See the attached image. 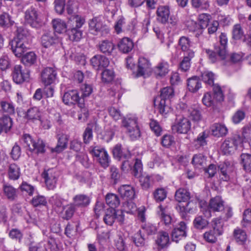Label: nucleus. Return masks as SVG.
Listing matches in <instances>:
<instances>
[{
    "instance_id": "10",
    "label": "nucleus",
    "mask_w": 251,
    "mask_h": 251,
    "mask_svg": "<svg viewBox=\"0 0 251 251\" xmlns=\"http://www.w3.org/2000/svg\"><path fill=\"white\" fill-rule=\"evenodd\" d=\"M241 143V138L239 136H235L225 140L222 144L221 150L225 154H229L233 152Z\"/></svg>"
},
{
    "instance_id": "20",
    "label": "nucleus",
    "mask_w": 251,
    "mask_h": 251,
    "mask_svg": "<svg viewBox=\"0 0 251 251\" xmlns=\"http://www.w3.org/2000/svg\"><path fill=\"white\" fill-rule=\"evenodd\" d=\"M62 100L65 104L71 105L79 102L81 100V98L76 90H72L64 94Z\"/></svg>"
},
{
    "instance_id": "39",
    "label": "nucleus",
    "mask_w": 251,
    "mask_h": 251,
    "mask_svg": "<svg viewBox=\"0 0 251 251\" xmlns=\"http://www.w3.org/2000/svg\"><path fill=\"white\" fill-rule=\"evenodd\" d=\"M12 122L11 119L7 116H4L0 121V134L2 132H7L11 128Z\"/></svg>"
},
{
    "instance_id": "55",
    "label": "nucleus",
    "mask_w": 251,
    "mask_h": 251,
    "mask_svg": "<svg viewBox=\"0 0 251 251\" xmlns=\"http://www.w3.org/2000/svg\"><path fill=\"white\" fill-rule=\"evenodd\" d=\"M139 182L143 189L147 190L151 186V176L148 175L143 174L139 176Z\"/></svg>"
},
{
    "instance_id": "57",
    "label": "nucleus",
    "mask_w": 251,
    "mask_h": 251,
    "mask_svg": "<svg viewBox=\"0 0 251 251\" xmlns=\"http://www.w3.org/2000/svg\"><path fill=\"white\" fill-rule=\"evenodd\" d=\"M168 72V64L167 62H161L155 68V72L157 75H165Z\"/></svg>"
},
{
    "instance_id": "11",
    "label": "nucleus",
    "mask_w": 251,
    "mask_h": 251,
    "mask_svg": "<svg viewBox=\"0 0 251 251\" xmlns=\"http://www.w3.org/2000/svg\"><path fill=\"white\" fill-rule=\"evenodd\" d=\"M89 30L92 34L97 35L100 33L102 35L107 33L109 29L104 24L102 19L100 17H95L89 22Z\"/></svg>"
},
{
    "instance_id": "12",
    "label": "nucleus",
    "mask_w": 251,
    "mask_h": 251,
    "mask_svg": "<svg viewBox=\"0 0 251 251\" xmlns=\"http://www.w3.org/2000/svg\"><path fill=\"white\" fill-rule=\"evenodd\" d=\"M151 72L152 68L150 61L145 57H140L138 59L136 76L146 77L149 76Z\"/></svg>"
},
{
    "instance_id": "40",
    "label": "nucleus",
    "mask_w": 251,
    "mask_h": 251,
    "mask_svg": "<svg viewBox=\"0 0 251 251\" xmlns=\"http://www.w3.org/2000/svg\"><path fill=\"white\" fill-rule=\"evenodd\" d=\"M194 56L193 51H189L187 54H184V58L180 64V68L183 71H187L190 67V60Z\"/></svg>"
},
{
    "instance_id": "35",
    "label": "nucleus",
    "mask_w": 251,
    "mask_h": 251,
    "mask_svg": "<svg viewBox=\"0 0 251 251\" xmlns=\"http://www.w3.org/2000/svg\"><path fill=\"white\" fill-rule=\"evenodd\" d=\"M99 48L101 52L104 54L109 55L114 49V46L111 41L105 40L100 43Z\"/></svg>"
},
{
    "instance_id": "29",
    "label": "nucleus",
    "mask_w": 251,
    "mask_h": 251,
    "mask_svg": "<svg viewBox=\"0 0 251 251\" xmlns=\"http://www.w3.org/2000/svg\"><path fill=\"white\" fill-rule=\"evenodd\" d=\"M187 86L190 92L196 93L201 87V83L199 77L193 76L187 79Z\"/></svg>"
},
{
    "instance_id": "51",
    "label": "nucleus",
    "mask_w": 251,
    "mask_h": 251,
    "mask_svg": "<svg viewBox=\"0 0 251 251\" xmlns=\"http://www.w3.org/2000/svg\"><path fill=\"white\" fill-rule=\"evenodd\" d=\"M78 225L75 223L68 224L65 228V233L67 237L72 238L76 235Z\"/></svg>"
},
{
    "instance_id": "25",
    "label": "nucleus",
    "mask_w": 251,
    "mask_h": 251,
    "mask_svg": "<svg viewBox=\"0 0 251 251\" xmlns=\"http://www.w3.org/2000/svg\"><path fill=\"white\" fill-rule=\"evenodd\" d=\"M157 215L161 221L163 222L166 225H168L171 223L172 218L168 212L167 206L163 207L162 205H160L158 207Z\"/></svg>"
},
{
    "instance_id": "56",
    "label": "nucleus",
    "mask_w": 251,
    "mask_h": 251,
    "mask_svg": "<svg viewBox=\"0 0 251 251\" xmlns=\"http://www.w3.org/2000/svg\"><path fill=\"white\" fill-rule=\"evenodd\" d=\"M226 56L227 57L224 60L225 65H228L230 63L238 62L242 59L241 55L236 53H232L230 55L226 53Z\"/></svg>"
},
{
    "instance_id": "43",
    "label": "nucleus",
    "mask_w": 251,
    "mask_h": 251,
    "mask_svg": "<svg viewBox=\"0 0 251 251\" xmlns=\"http://www.w3.org/2000/svg\"><path fill=\"white\" fill-rule=\"evenodd\" d=\"M3 190L5 196L10 201L14 200L17 196L16 189L11 185H4Z\"/></svg>"
},
{
    "instance_id": "30",
    "label": "nucleus",
    "mask_w": 251,
    "mask_h": 251,
    "mask_svg": "<svg viewBox=\"0 0 251 251\" xmlns=\"http://www.w3.org/2000/svg\"><path fill=\"white\" fill-rule=\"evenodd\" d=\"M118 46L120 51L126 53L130 52L133 49L134 44L130 39L125 37L120 40Z\"/></svg>"
},
{
    "instance_id": "18",
    "label": "nucleus",
    "mask_w": 251,
    "mask_h": 251,
    "mask_svg": "<svg viewBox=\"0 0 251 251\" xmlns=\"http://www.w3.org/2000/svg\"><path fill=\"white\" fill-rule=\"evenodd\" d=\"M25 19L31 26L34 27H37L40 22L37 11L32 6L25 11Z\"/></svg>"
},
{
    "instance_id": "27",
    "label": "nucleus",
    "mask_w": 251,
    "mask_h": 251,
    "mask_svg": "<svg viewBox=\"0 0 251 251\" xmlns=\"http://www.w3.org/2000/svg\"><path fill=\"white\" fill-rule=\"evenodd\" d=\"M43 115L42 112L37 107H33L28 109L26 112L25 118L31 122L38 121Z\"/></svg>"
},
{
    "instance_id": "37",
    "label": "nucleus",
    "mask_w": 251,
    "mask_h": 251,
    "mask_svg": "<svg viewBox=\"0 0 251 251\" xmlns=\"http://www.w3.org/2000/svg\"><path fill=\"white\" fill-rule=\"evenodd\" d=\"M169 234L165 231L159 232L157 236L155 242L161 248L166 247L169 244Z\"/></svg>"
},
{
    "instance_id": "54",
    "label": "nucleus",
    "mask_w": 251,
    "mask_h": 251,
    "mask_svg": "<svg viewBox=\"0 0 251 251\" xmlns=\"http://www.w3.org/2000/svg\"><path fill=\"white\" fill-rule=\"evenodd\" d=\"M202 80L206 84L210 86H214V74L212 72L209 71H205L201 74Z\"/></svg>"
},
{
    "instance_id": "5",
    "label": "nucleus",
    "mask_w": 251,
    "mask_h": 251,
    "mask_svg": "<svg viewBox=\"0 0 251 251\" xmlns=\"http://www.w3.org/2000/svg\"><path fill=\"white\" fill-rule=\"evenodd\" d=\"M22 141L25 147L33 154H43L46 151L45 144L41 139L34 140L29 134H25Z\"/></svg>"
},
{
    "instance_id": "7",
    "label": "nucleus",
    "mask_w": 251,
    "mask_h": 251,
    "mask_svg": "<svg viewBox=\"0 0 251 251\" xmlns=\"http://www.w3.org/2000/svg\"><path fill=\"white\" fill-rule=\"evenodd\" d=\"M214 95L210 93L204 94L202 98V102L207 107H211L214 105L215 101H222L224 100V95L221 88L218 85L213 86Z\"/></svg>"
},
{
    "instance_id": "61",
    "label": "nucleus",
    "mask_w": 251,
    "mask_h": 251,
    "mask_svg": "<svg viewBox=\"0 0 251 251\" xmlns=\"http://www.w3.org/2000/svg\"><path fill=\"white\" fill-rule=\"evenodd\" d=\"M114 74L112 70H105L101 73V79L103 82H110L113 80Z\"/></svg>"
},
{
    "instance_id": "42",
    "label": "nucleus",
    "mask_w": 251,
    "mask_h": 251,
    "mask_svg": "<svg viewBox=\"0 0 251 251\" xmlns=\"http://www.w3.org/2000/svg\"><path fill=\"white\" fill-rule=\"evenodd\" d=\"M192 162L196 168H204L206 166V158L201 154H196L193 156Z\"/></svg>"
},
{
    "instance_id": "19",
    "label": "nucleus",
    "mask_w": 251,
    "mask_h": 251,
    "mask_svg": "<svg viewBox=\"0 0 251 251\" xmlns=\"http://www.w3.org/2000/svg\"><path fill=\"white\" fill-rule=\"evenodd\" d=\"M220 46H217L215 49L222 59H226V47L227 43V35L225 33H221L219 36Z\"/></svg>"
},
{
    "instance_id": "64",
    "label": "nucleus",
    "mask_w": 251,
    "mask_h": 251,
    "mask_svg": "<svg viewBox=\"0 0 251 251\" xmlns=\"http://www.w3.org/2000/svg\"><path fill=\"white\" fill-rule=\"evenodd\" d=\"M114 245L119 251H124L126 245L123 238L121 235H118L114 239Z\"/></svg>"
},
{
    "instance_id": "63",
    "label": "nucleus",
    "mask_w": 251,
    "mask_h": 251,
    "mask_svg": "<svg viewBox=\"0 0 251 251\" xmlns=\"http://www.w3.org/2000/svg\"><path fill=\"white\" fill-rule=\"evenodd\" d=\"M93 89L92 86L89 84H82L80 88L81 97V99H84L85 98L90 96L92 93Z\"/></svg>"
},
{
    "instance_id": "14",
    "label": "nucleus",
    "mask_w": 251,
    "mask_h": 251,
    "mask_svg": "<svg viewBox=\"0 0 251 251\" xmlns=\"http://www.w3.org/2000/svg\"><path fill=\"white\" fill-rule=\"evenodd\" d=\"M12 76L15 83H21L29 78V72L27 70H23L20 65H16L14 67Z\"/></svg>"
},
{
    "instance_id": "4",
    "label": "nucleus",
    "mask_w": 251,
    "mask_h": 251,
    "mask_svg": "<svg viewBox=\"0 0 251 251\" xmlns=\"http://www.w3.org/2000/svg\"><path fill=\"white\" fill-rule=\"evenodd\" d=\"M201 211L207 217H211V211L219 212L224 209V201L220 196H216L210 199L208 205L205 201L200 202Z\"/></svg>"
},
{
    "instance_id": "34",
    "label": "nucleus",
    "mask_w": 251,
    "mask_h": 251,
    "mask_svg": "<svg viewBox=\"0 0 251 251\" xmlns=\"http://www.w3.org/2000/svg\"><path fill=\"white\" fill-rule=\"evenodd\" d=\"M53 29L56 32L62 33L67 31L68 24L60 19H55L52 21Z\"/></svg>"
},
{
    "instance_id": "32",
    "label": "nucleus",
    "mask_w": 251,
    "mask_h": 251,
    "mask_svg": "<svg viewBox=\"0 0 251 251\" xmlns=\"http://www.w3.org/2000/svg\"><path fill=\"white\" fill-rule=\"evenodd\" d=\"M187 116L194 122H199L201 119V115L198 106L193 105L186 109Z\"/></svg>"
},
{
    "instance_id": "62",
    "label": "nucleus",
    "mask_w": 251,
    "mask_h": 251,
    "mask_svg": "<svg viewBox=\"0 0 251 251\" xmlns=\"http://www.w3.org/2000/svg\"><path fill=\"white\" fill-rule=\"evenodd\" d=\"M219 235L216 234L212 229L205 232L203 234L204 239L209 243H215L217 241V237Z\"/></svg>"
},
{
    "instance_id": "47",
    "label": "nucleus",
    "mask_w": 251,
    "mask_h": 251,
    "mask_svg": "<svg viewBox=\"0 0 251 251\" xmlns=\"http://www.w3.org/2000/svg\"><path fill=\"white\" fill-rule=\"evenodd\" d=\"M241 163L245 170L247 172L251 171V154L242 153L241 156Z\"/></svg>"
},
{
    "instance_id": "33",
    "label": "nucleus",
    "mask_w": 251,
    "mask_h": 251,
    "mask_svg": "<svg viewBox=\"0 0 251 251\" xmlns=\"http://www.w3.org/2000/svg\"><path fill=\"white\" fill-rule=\"evenodd\" d=\"M113 153L114 157L118 159H129L130 157V152L128 151L122 149L121 145H116L114 147Z\"/></svg>"
},
{
    "instance_id": "24",
    "label": "nucleus",
    "mask_w": 251,
    "mask_h": 251,
    "mask_svg": "<svg viewBox=\"0 0 251 251\" xmlns=\"http://www.w3.org/2000/svg\"><path fill=\"white\" fill-rule=\"evenodd\" d=\"M218 168L222 175L221 178L224 181L229 180L230 173L233 170V166L228 162H225L221 163Z\"/></svg>"
},
{
    "instance_id": "46",
    "label": "nucleus",
    "mask_w": 251,
    "mask_h": 251,
    "mask_svg": "<svg viewBox=\"0 0 251 251\" xmlns=\"http://www.w3.org/2000/svg\"><path fill=\"white\" fill-rule=\"evenodd\" d=\"M20 175L19 167L15 164H11L9 166L8 176L11 179L16 180Z\"/></svg>"
},
{
    "instance_id": "50",
    "label": "nucleus",
    "mask_w": 251,
    "mask_h": 251,
    "mask_svg": "<svg viewBox=\"0 0 251 251\" xmlns=\"http://www.w3.org/2000/svg\"><path fill=\"white\" fill-rule=\"evenodd\" d=\"M211 18V17L209 14L206 13L200 14L198 17V22L200 27H201V28H205L210 23Z\"/></svg>"
},
{
    "instance_id": "52",
    "label": "nucleus",
    "mask_w": 251,
    "mask_h": 251,
    "mask_svg": "<svg viewBox=\"0 0 251 251\" xmlns=\"http://www.w3.org/2000/svg\"><path fill=\"white\" fill-rule=\"evenodd\" d=\"M193 224L196 228L201 229L205 228L207 226L208 222L201 216H198L194 219Z\"/></svg>"
},
{
    "instance_id": "21",
    "label": "nucleus",
    "mask_w": 251,
    "mask_h": 251,
    "mask_svg": "<svg viewBox=\"0 0 251 251\" xmlns=\"http://www.w3.org/2000/svg\"><path fill=\"white\" fill-rule=\"evenodd\" d=\"M90 62L93 68L96 70H100L106 68L109 64L108 58L100 54L94 56L91 59Z\"/></svg>"
},
{
    "instance_id": "6",
    "label": "nucleus",
    "mask_w": 251,
    "mask_h": 251,
    "mask_svg": "<svg viewBox=\"0 0 251 251\" xmlns=\"http://www.w3.org/2000/svg\"><path fill=\"white\" fill-rule=\"evenodd\" d=\"M90 153L96 158L101 167H108L110 164V158L105 150L99 146H91L89 148Z\"/></svg>"
},
{
    "instance_id": "16",
    "label": "nucleus",
    "mask_w": 251,
    "mask_h": 251,
    "mask_svg": "<svg viewBox=\"0 0 251 251\" xmlns=\"http://www.w3.org/2000/svg\"><path fill=\"white\" fill-rule=\"evenodd\" d=\"M57 76L56 71L53 68L47 67L41 73L42 82L46 85H50L55 80Z\"/></svg>"
},
{
    "instance_id": "38",
    "label": "nucleus",
    "mask_w": 251,
    "mask_h": 251,
    "mask_svg": "<svg viewBox=\"0 0 251 251\" xmlns=\"http://www.w3.org/2000/svg\"><path fill=\"white\" fill-rule=\"evenodd\" d=\"M73 201L75 205L81 207L86 206L90 201L87 196L83 194L76 195L74 197Z\"/></svg>"
},
{
    "instance_id": "26",
    "label": "nucleus",
    "mask_w": 251,
    "mask_h": 251,
    "mask_svg": "<svg viewBox=\"0 0 251 251\" xmlns=\"http://www.w3.org/2000/svg\"><path fill=\"white\" fill-rule=\"evenodd\" d=\"M57 145L55 148L52 149V151L60 152L67 148L68 137L67 135L61 133L57 135Z\"/></svg>"
},
{
    "instance_id": "15",
    "label": "nucleus",
    "mask_w": 251,
    "mask_h": 251,
    "mask_svg": "<svg viewBox=\"0 0 251 251\" xmlns=\"http://www.w3.org/2000/svg\"><path fill=\"white\" fill-rule=\"evenodd\" d=\"M27 41L13 39L9 43L12 52L17 57H21L23 54L26 51Z\"/></svg>"
},
{
    "instance_id": "58",
    "label": "nucleus",
    "mask_w": 251,
    "mask_h": 251,
    "mask_svg": "<svg viewBox=\"0 0 251 251\" xmlns=\"http://www.w3.org/2000/svg\"><path fill=\"white\" fill-rule=\"evenodd\" d=\"M208 136V134L206 131H203L200 133L197 138L195 140V145L199 146H204L206 145V138Z\"/></svg>"
},
{
    "instance_id": "8",
    "label": "nucleus",
    "mask_w": 251,
    "mask_h": 251,
    "mask_svg": "<svg viewBox=\"0 0 251 251\" xmlns=\"http://www.w3.org/2000/svg\"><path fill=\"white\" fill-rule=\"evenodd\" d=\"M103 220L105 224L109 226H112L115 220H117L120 224H123L124 221V215L122 211L109 208L105 212Z\"/></svg>"
},
{
    "instance_id": "36",
    "label": "nucleus",
    "mask_w": 251,
    "mask_h": 251,
    "mask_svg": "<svg viewBox=\"0 0 251 251\" xmlns=\"http://www.w3.org/2000/svg\"><path fill=\"white\" fill-rule=\"evenodd\" d=\"M190 198V194L186 189L179 188L175 194V199L179 202H185Z\"/></svg>"
},
{
    "instance_id": "17",
    "label": "nucleus",
    "mask_w": 251,
    "mask_h": 251,
    "mask_svg": "<svg viewBox=\"0 0 251 251\" xmlns=\"http://www.w3.org/2000/svg\"><path fill=\"white\" fill-rule=\"evenodd\" d=\"M187 236V226L184 222H180L176 227L172 233V238L173 241L177 243L179 240Z\"/></svg>"
},
{
    "instance_id": "1",
    "label": "nucleus",
    "mask_w": 251,
    "mask_h": 251,
    "mask_svg": "<svg viewBox=\"0 0 251 251\" xmlns=\"http://www.w3.org/2000/svg\"><path fill=\"white\" fill-rule=\"evenodd\" d=\"M174 91L172 87H166L161 90L160 96L154 100V104L159 113L166 116L172 111L171 99L174 97Z\"/></svg>"
},
{
    "instance_id": "53",
    "label": "nucleus",
    "mask_w": 251,
    "mask_h": 251,
    "mask_svg": "<svg viewBox=\"0 0 251 251\" xmlns=\"http://www.w3.org/2000/svg\"><path fill=\"white\" fill-rule=\"evenodd\" d=\"M153 197L157 202L163 201L167 197V192L164 188H157L153 193Z\"/></svg>"
},
{
    "instance_id": "22",
    "label": "nucleus",
    "mask_w": 251,
    "mask_h": 251,
    "mask_svg": "<svg viewBox=\"0 0 251 251\" xmlns=\"http://www.w3.org/2000/svg\"><path fill=\"white\" fill-rule=\"evenodd\" d=\"M118 191L121 196L127 201L132 200L135 197V189L131 185H122L119 188Z\"/></svg>"
},
{
    "instance_id": "3",
    "label": "nucleus",
    "mask_w": 251,
    "mask_h": 251,
    "mask_svg": "<svg viewBox=\"0 0 251 251\" xmlns=\"http://www.w3.org/2000/svg\"><path fill=\"white\" fill-rule=\"evenodd\" d=\"M122 126L126 129L127 133L132 140H136L140 137L138 118L136 115L128 114L124 117Z\"/></svg>"
},
{
    "instance_id": "60",
    "label": "nucleus",
    "mask_w": 251,
    "mask_h": 251,
    "mask_svg": "<svg viewBox=\"0 0 251 251\" xmlns=\"http://www.w3.org/2000/svg\"><path fill=\"white\" fill-rule=\"evenodd\" d=\"M63 200L58 195L55 194L50 198V202L55 208H61L62 206Z\"/></svg>"
},
{
    "instance_id": "13",
    "label": "nucleus",
    "mask_w": 251,
    "mask_h": 251,
    "mask_svg": "<svg viewBox=\"0 0 251 251\" xmlns=\"http://www.w3.org/2000/svg\"><path fill=\"white\" fill-rule=\"evenodd\" d=\"M42 177L45 179V184L49 190L54 189L56 185L58 173L52 169L45 171L42 174Z\"/></svg>"
},
{
    "instance_id": "28",
    "label": "nucleus",
    "mask_w": 251,
    "mask_h": 251,
    "mask_svg": "<svg viewBox=\"0 0 251 251\" xmlns=\"http://www.w3.org/2000/svg\"><path fill=\"white\" fill-rule=\"evenodd\" d=\"M211 134L216 137H222L226 135L227 133L226 127L221 124L215 123L210 126Z\"/></svg>"
},
{
    "instance_id": "2",
    "label": "nucleus",
    "mask_w": 251,
    "mask_h": 251,
    "mask_svg": "<svg viewBox=\"0 0 251 251\" xmlns=\"http://www.w3.org/2000/svg\"><path fill=\"white\" fill-rule=\"evenodd\" d=\"M85 22V19L79 15H75L69 18L67 34L70 40L78 41L81 38L82 32L81 28Z\"/></svg>"
},
{
    "instance_id": "41",
    "label": "nucleus",
    "mask_w": 251,
    "mask_h": 251,
    "mask_svg": "<svg viewBox=\"0 0 251 251\" xmlns=\"http://www.w3.org/2000/svg\"><path fill=\"white\" fill-rule=\"evenodd\" d=\"M37 60V56L34 52L30 51L23 56L22 63L26 66H30L34 64Z\"/></svg>"
},
{
    "instance_id": "45",
    "label": "nucleus",
    "mask_w": 251,
    "mask_h": 251,
    "mask_svg": "<svg viewBox=\"0 0 251 251\" xmlns=\"http://www.w3.org/2000/svg\"><path fill=\"white\" fill-rule=\"evenodd\" d=\"M106 203L110 208H114L120 204V201L118 197L114 194H107L105 198Z\"/></svg>"
},
{
    "instance_id": "31",
    "label": "nucleus",
    "mask_w": 251,
    "mask_h": 251,
    "mask_svg": "<svg viewBox=\"0 0 251 251\" xmlns=\"http://www.w3.org/2000/svg\"><path fill=\"white\" fill-rule=\"evenodd\" d=\"M170 15V10L167 6H160L157 10V20L162 23L166 24Z\"/></svg>"
},
{
    "instance_id": "49",
    "label": "nucleus",
    "mask_w": 251,
    "mask_h": 251,
    "mask_svg": "<svg viewBox=\"0 0 251 251\" xmlns=\"http://www.w3.org/2000/svg\"><path fill=\"white\" fill-rule=\"evenodd\" d=\"M179 45L181 49L184 52V54H187L189 51H193L189 49L190 41L189 39L185 36H182L179 40Z\"/></svg>"
},
{
    "instance_id": "59",
    "label": "nucleus",
    "mask_w": 251,
    "mask_h": 251,
    "mask_svg": "<svg viewBox=\"0 0 251 251\" xmlns=\"http://www.w3.org/2000/svg\"><path fill=\"white\" fill-rule=\"evenodd\" d=\"M244 35V31L240 24L235 25L232 29V37L235 40L240 39Z\"/></svg>"
},
{
    "instance_id": "9",
    "label": "nucleus",
    "mask_w": 251,
    "mask_h": 251,
    "mask_svg": "<svg viewBox=\"0 0 251 251\" xmlns=\"http://www.w3.org/2000/svg\"><path fill=\"white\" fill-rule=\"evenodd\" d=\"M191 123L186 118L177 117L172 126L174 133L186 134L191 129Z\"/></svg>"
},
{
    "instance_id": "44",
    "label": "nucleus",
    "mask_w": 251,
    "mask_h": 251,
    "mask_svg": "<svg viewBox=\"0 0 251 251\" xmlns=\"http://www.w3.org/2000/svg\"><path fill=\"white\" fill-rule=\"evenodd\" d=\"M234 236L236 242L239 245L244 244L247 241L246 233L241 229H235L234 231Z\"/></svg>"
},
{
    "instance_id": "48",
    "label": "nucleus",
    "mask_w": 251,
    "mask_h": 251,
    "mask_svg": "<svg viewBox=\"0 0 251 251\" xmlns=\"http://www.w3.org/2000/svg\"><path fill=\"white\" fill-rule=\"evenodd\" d=\"M223 223L221 218H216L212 220V226L216 234L221 235L223 233Z\"/></svg>"
},
{
    "instance_id": "23",
    "label": "nucleus",
    "mask_w": 251,
    "mask_h": 251,
    "mask_svg": "<svg viewBox=\"0 0 251 251\" xmlns=\"http://www.w3.org/2000/svg\"><path fill=\"white\" fill-rule=\"evenodd\" d=\"M59 41V39L55 35L50 33H47L43 35L41 39L42 46L46 48H49L58 43Z\"/></svg>"
}]
</instances>
